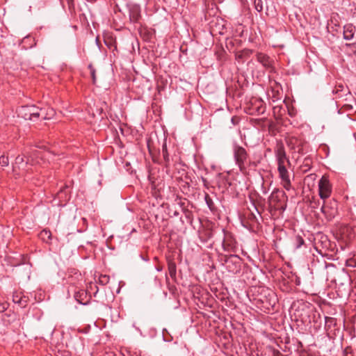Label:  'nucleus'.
Segmentation results:
<instances>
[{
  "instance_id": "f257e3e1",
  "label": "nucleus",
  "mask_w": 356,
  "mask_h": 356,
  "mask_svg": "<svg viewBox=\"0 0 356 356\" xmlns=\"http://www.w3.org/2000/svg\"><path fill=\"white\" fill-rule=\"evenodd\" d=\"M147 146L152 161L161 165L165 169L166 172L168 173L171 165V159L170 158L167 147V137L164 136L161 149L154 145L151 138H147Z\"/></svg>"
},
{
  "instance_id": "f03ea898",
  "label": "nucleus",
  "mask_w": 356,
  "mask_h": 356,
  "mask_svg": "<svg viewBox=\"0 0 356 356\" xmlns=\"http://www.w3.org/2000/svg\"><path fill=\"white\" fill-rule=\"evenodd\" d=\"M291 309L293 312L296 321H300L305 326L311 325V315L314 312L315 307L312 303L298 300L293 302Z\"/></svg>"
},
{
  "instance_id": "7ed1b4c3",
  "label": "nucleus",
  "mask_w": 356,
  "mask_h": 356,
  "mask_svg": "<svg viewBox=\"0 0 356 356\" xmlns=\"http://www.w3.org/2000/svg\"><path fill=\"white\" fill-rule=\"evenodd\" d=\"M287 196L283 190L275 188L268 197V204L275 210L284 211L286 208Z\"/></svg>"
},
{
  "instance_id": "20e7f679",
  "label": "nucleus",
  "mask_w": 356,
  "mask_h": 356,
  "mask_svg": "<svg viewBox=\"0 0 356 356\" xmlns=\"http://www.w3.org/2000/svg\"><path fill=\"white\" fill-rule=\"evenodd\" d=\"M244 264L243 260L235 254H230L229 259L227 260L226 269L233 274H238Z\"/></svg>"
},
{
  "instance_id": "39448f33",
  "label": "nucleus",
  "mask_w": 356,
  "mask_h": 356,
  "mask_svg": "<svg viewBox=\"0 0 356 356\" xmlns=\"http://www.w3.org/2000/svg\"><path fill=\"white\" fill-rule=\"evenodd\" d=\"M234 156L236 163L241 170L245 168V163L248 159V153L245 148L238 145L234 146Z\"/></svg>"
},
{
  "instance_id": "423d86ee",
  "label": "nucleus",
  "mask_w": 356,
  "mask_h": 356,
  "mask_svg": "<svg viewBox=\"0 0 356 356\" xmlns=\"http://www.w3.org/2000/svg\"><path fill=\"white\" fill-rule=\"evenodd\" d=\"M38 106L35 105H25L21 106L18 110V115L25 120L36 122V112Z\"/></svg>"
},
{
  "instance_id": "0eeeda50",
  "label": "nucleus",
  "mask_w": 356,
  "mask_h": 356,
  "mask_svg": "<svg viewBox=\"0 0 356 356\" xmlns=\"http://www.w3.org/2000/svg\"><path fill=\"white\" fill-rule=\"evenodd\" d=\"M332 193V186L327 177L323 176L318 181V194L320 197L325 200Z\"/></svg>"
},
{
  "instance_id": "6e6552de",
  "label": "nucleus",
  "mask_w": 356,
  "mask_h": 356,
  "mask_svg": "<svg viewBox=\"0 0 356 356\" xmlns=\"http://www.w3.org/2000/svg\"><path fill=\"white\" fill-rule=\"evenodd\" d=\"M325 319V330L327 332V335L330 338H333L337 336L340 332L339 327H337V319L333 317L324 316Z\"/></svg>"
},
{
  "instance_id": "1a4fd4ad",
  "label": "nucleus",
  "mask_w": 356,
  "mask_h": 356,
  "mask_svg": "<svg viewBox=\"0 0 356 356\" xmlns=\"http://www.w3.org/2000/svg\"><path fill=\"white\" fill-rule=\"evenodd\" d=\"M151 186V193L156 198L161 197V192L165 187V182L162 179H154L149 177Z\"/></svg>"
},
{
  "instance_id": "9d476101",
  "label": "nucleus",
  "mask_w": 356,
  "mask_h": 356,
  "mask_svg": "<svg viewBox=\"0 0 356 356\" xmlns=\"http://www.w3.org/2000/svg\"><path fill=\"white\" fill-rule=\"evenodd\" d=\"M250 115H261L266 111V104L261 99H256L250 107H249Z\"/></svg>"
},
{
  "instance_id": "9b49d317",
  "label": "nucleus",
  "mask_w": 356,
  "mask_h": 356,
  "mask_svg": "<svg viewBox=\"0 0 356 356\" xmlns=\"http://www.w3.org/2000/svg\"><path fill=\"white\" fill-rule=\"evenodd\" d=\"M74 298L79 304L88 305L90 302L91 295L86 290L80 289L75 291Z\"/></svg>"
},
{
  "instance_id": "f8f14e48",
  "label": "nucleus",
  "mask_w": 356,
  "mask_h": 356,
  "mask_svg": "<svg viewBox=\"0 0 356 356\" xmlns=\"http://www.w3.org/2000/svg\"><path fill=\"white\" fill-rule=\"evenodd\" d=\"M311 325L309 328L313 327L315 331H318L322 325V317L321 314L315 309L311 316Z\"/></svg>"
},
{
  "instance_id": "ddd939ff",
  "label": "nucleus",
  "mask_w": 356,
  "mask_h": 356,
  "mask_svg": "<svg viewBox=\"0 0 356 356\" xmlns=\"http://www.w3.org/2000/svg\"><path fill=\"white\" fill-rule=\"evenodd\" d=\"M166 261H167L169 275L172 279H175L176 275H177V265L175 261V259H174L173 256H172V255L166 256Z\"/></svg>"
},
{
  "instance_id": "4468645a",
  "label": "nucleus",
  "mask_w": 356,
  "mask_h": 356,
  "mask_svg": "<svg viewBox=\"0 0 356 356\" xmlns=\"http://www.w3.org/2000/svg\"><path fill=\"white\" fill-rule=\"evenodd\" d=\"M257 59L265 68H273V60L268 55L263 53H258L257 54Z\"/></svg>"
},
{
  "instance_id": "2eb2a0df",
  "label": "nucleus",
  "mask_w": 356,
  "mask_h": 356,
  "mask_svg": "<svg viewBox=\"0 0 356 356\" xmlns=\"http://www.w3.org/2000/svg\"><path fill=\"white\" fill-rule=\"evenodd\" d=\"M129 13L130 20L134 23L138 22L141 17L140 6L134 5L129 8Z\"/></svg>"
},
{
  "instance_id": "dca6fc26",
  "label": "nucleus",
  "mask_w": 356,
  "mask_h": 356,
  "mask_svg": "<svg viewBox=\"0 0 356 356\" xmlns=\"http://www.w3.org/2000/svg\"><path fill=\"white\" fill-rule=\"evenodd\" d=\"M69 186L67 184H65L64 186H63L59 191L57 193L58 199H60V201L67 202L70 201L71 198L70 192L68 191Z\"/></svg>"
},
{
  "instance_id": "f3484780",
  "label": "nucleus",
  "mask_w": 356,
  "mask_h": 356,
  "mask_svg": "<svg viewBox=\"0 0 356 356\" xmlns=\"http://www.w3.org/2000/svg\"><path fill=\"white\" fill-rule=\"evenodd\" d=\"M13 301L15 304H17L21 308H24L27 306L29 297L20 296L17 293H15L13 296Z\"/></svg>"
},
{
  "instance_id": "a211bd4d",
  "label": "nucleus",
  "mask_w": 356,
  "mask_h": 356,
  "mask_svg": "<svg viewBox=\"0 0 356 356\" xmlns=\"http://www.w3.org/2000/svg\"><path fill=\"white\" fill-rule=\"evenodd\" d=\"M213 236V232L211 229L204 228L199 232V238L201 242L207 243Z\"/></svg>"
},
{
  "instance_id": "6ab92c4d",
  "label": "nucleus",
  "mask_w": 356,
  "mask_h": 356,
  "mask_svg": "<svg viewBox=\"0 0 356 356\" xmlns=\"http://www.w3.org/2000/svg\"><path fill=\"white\" fill-rule=\"evenodd\" d=\"M253 51L250 49H243L241 51H236L235 54V58L238 62H244V60L250 57Z\"/></svg>"
},
{
  "instance_id": "aec40b11",
  "label": "nucleus",
  "mask_w": 356,
  "mask_h": 356,
  "mask_svg": "<svg viewBox=\"0 0 356 356\" xmlns=\"http://www.w3.org/2000/svg\"><path fill=\"white\" fill-rule=\"evenodd\" d=\"M355 26L353 24H346L343 27V39L346 40H350L353 38L355 33Z\"/></svg>"
},
{
  "instance_id": "412c9836",
  "label": "nucleus",
  "mask_w": 356,
  "mask_h": 356,
  "mask_svg": "<svg viewBox=\"0 0 356 356\" xmlns=\"http://www.w3.org/2000/svg\"><path fill=\"white\" fill-rule=\"evenodd\" d=\"M28 161L24 163V156L18 155L15 160V163L13 164V171L15 172L16 169H20L21 167H26Z\"/></svg>"
},
{
  "instance_id": "4be33fe9",
  "label": "nucleus",
  "mask_w": 356,
  "mask_h": 356,
  "mask_svg": "<svg viewBox=\"0 0 356 356\" xmlns=\"http://www.w3.org/2000/svg\"><path fill=\"white\" fill-rule=\"evenodd\" d=\"M278 172L280 174V177L282 181H288L289 179V175L287 169L286 168L284 163L278 164Z\"/></svg>"
},
{
  "instance_id": "5701e85b",
  "label": "nucleus",
  "mask_w": 356,
  "mask_h": 356,
  "mask_svg": "<svg viewBox=\"0 0 356 356\" xmlns=\"http://www.w3.org/2000/svg\"><path fill=\"white\" fill-rule=\"evenodd\" d=\"M276 156L277 157V163H284V160L286 159V152L284 150V147L283 145L280 146L277 152H276Z\"/></svg>"
},
{
  "instance_id": "b1692460",
  "label": "nucleus",
  "mask_w": 356,
  "mask_h": 356,
  "mask_svg": "<svg viewBox=\"0 0 356 356\" xmlns=\"http://www.w3.org/2000/svg\"><path fill=\"white\" fill-rule=\"evenodd\" d=\"M204 200L206 202L207 205L208 206L210 211L213 213H216L218 211V208L216 207L212 198L210 195L205 193L204 194Z\"/></svg>"
},
{
  "instance_id": "393cba45",
  "label": "nucleus",
  "mask_w": 356,
  "mask_h": 356,
  "mask_svg": "<svg viewBox=\"0 0 356 356\" xmlns=\"http://www.w3.org/2000/svg\"><path fill=\"white\" fill-rule=\"evenodd\" d=\"M293 245H294L295 249H300L302 246H304L305 248L307 247V245L305 243L304 238H302V236H300L299 234H297L295 236V237L293 238Z\"/></svg>"
},
{
  "instance_id": "a878e982",
  "label": "nucleus",
  "mask_w": 356,
  "mask_h": 356,
  "mask_svg": "<svg viewBox=\"0 0 356 356\" xmlns=\"http://www.w3.org/2000/svg\"><path fill=\"white\" fill-rule=\"evenodd\" d=\"M266 354H268V356H284L279 350L275 349L272 346H266L264 355Z\"/></svg>"
},
{
  "instance_id": "bb28decb",
  "label": "nucleus",
  "mask_w": 356,
  "mask_h": 356,
  "mask_svg": "<svg viewBox=\"0 0 356 356\" xmlns=\"http://www.w3.org/2000/svg\"><path fill=\"white\" fill-rule=\"evenodd\" d=\"M36 121L40 119L42 120H48V117H47V108L43 107H38V111L36 112Z\"/></svg>"
},
{
  "instance_id": "cd10ccee",
  "label": "nucleus",
  "mask_w": 356,
  "mask_h": 356,
  "mask_svg": "<svg viewBox=\"0 0 356 356\" xmlns=\"http://www.w3.org/2000/svg\"><path fill=\"white\" fill-rule=\"evenodd\" d=\"M232 186V183L229 180V178L227 177H225L222 179L220 181V183L219 184V188H223L222 192H225V190H228L229 187Z\"/></svg>"
},
{
  "instance_id": "c85d7f7f",
  "label": "nucleus",
  "mask_w": 356,
  "mask_h": 356,
  "mask_svg": "<svg viewBox=\"0 0 356 356\" xmlns=\"http://www.w3.org/2000/svg\"><path fill=\"white\" fill-rule=\"evenodd\" d=\"M222 248L224 251L229 252H235L236 247L233 246L231 243L227 242L225 238L222 240Z\"/></svg>"
},
{
  "instance_id": "c756f323",
  "label": "nucleus",
  "mask_w": 356,
  "mask_h": 356,
  "mask_svg": "<svg viewBox=\"0 0 356 356\" xmlns=\"http://www.w3.org/2000/svg\"><path fill=\"white\" fill-rule=\"evenodd\" d=\"M190 187L191 185L188 181H184L180 186V189L184 194L187 195L190 192Z\"/></svg>"
},
{
  "instance_id": "7c9ffc66",
  "label": "nucleus",
  "mask_w": 356,
  "mask_h": 356,
  "mask_svg": "<svg viewBox=\"0 0 356 356\" xmlns=\"http://www.w3.org/2000/svg\"><path fill=\"white\" fill-rule=\"evenodd\" d=\"M218 261L222 263V265H227V260L229 259V254H224L222 253H219L218 255Z\"/></svg>"
},
{
  "instance_id": "2f4dec72",
  "label": "nucleus",
  "mask_w": 356,
  "mask_h": 356,
  "mask_svg": "<svg viewBox=\"0 0 356 356\" xmlns=\"http://www.w3.org/2000/svg\"><path fill=\"white\" fill-rule=\"evenodd\" d=\"M162 334H163V340L166 342H170L172 341L173 338L170 335V334L168 332V331L167 330V329L164 328L163 330V332H162Z\"/></svg>"
},
{
  "instance_id": "473e14b6",
  "label": "nucleus",
  "mask_w": 356,
  "mask_h": 356,
  "mask_svg": "<svg viewBox=\"0 0 356 356\" xmlns=\"http://www.w3.org/2000/svg\"><path fill=\"white\" fill-rule=\"evenodd\" d=\"M254 5L255 9L259 12L261 13L264 10L263 1L262 0H254Z\"/></svg>"
},
{
  "instance_id": "72a5a7b5",
  "label": "nucleus",
  "mask_w": 356,
  "mask_h": 356,
  "mask_svg": "<svg viewBox=\"0 0 356 356\" xmlns=\"http://www.w3.org/2000/svg\"><path fill=\"white\" fill-rule=\"evenodd\" d=\"M96 113L99 115L101 120L105 119L106 121H108L106 113L104 112L103 108H96Z\"/></svg>"
},
{
  "instance_id": "f704fd0d",
  "label": "nucleus",
  "mask_w": 356,
  "mask_h": 356,
  "mask_svg": "<svg viewBox=\"0 0 356 356\" xmlns=\"http://www.w3.org/2000/svg\"><path fill=\"white\" fill-rule=\"evenodd\" d=\"M40 237L43 240H45L46 238L47 239H51V232L49 230H47V229L42 230L40 232Z\"/></svg>"
},
{
  "instance_id": "c9c22d12",
  "label": "nucleus",
  "mask_w": 356,
  "mask_h": 356,
  "mask_svg": "<svg viewBox=\"0 0 356 356\" xmlns=\"http://www.w3.org/2000/svg\"><path fill=\"white\" fill-rule=\"evenodd\" d=\"M9 163L8 157L5 155H1L0 156V165L3 167L8 166Z\"/></svg>"
},
{
  "instance_id": "e433bc0d",
  "label": "nucleus",
  "mask_w": 356,
  "mask_h": 356,
  "mask_svg": "<svg viewBox=\"0 0 356 356\" xmlns=\"http://www.w3.org/2000/svg\"><path fill=\"white\" fill-rule=\"evenodd\" d=\"M55 115V111L52 108L47 107V117H48V120L52 118Z\"/></svg>"
},
{
  "instance_id": "4c0bfd02",
  "label": "nucleus",
  "mask_w": 356,
  "mask_h": 356,
  "mask_svg": "<svg viewBox=\"0 0 356 356\" xmlns=\"http://www.w3.org/2000/svg\"><path fill=\"white\" fill-rule=\"evenodd\" d=\"M108 280H109V276L108 275H102L99 278V282L102 284H106L108 282Z\"/></svg>"
},
{
  "instance_id": "58836bf2",
  "label": "nucleus",
  "mask_w": 356,
  "mask_h": 356,
  "mask_svg": "<svg viewBox=\"0 0 356 356\" xmlns=\"http://www.w3.org/2000/svg\"><path fill=\"white\" fill-rule=\"evenodd\" d=\"M8 303L6 302H0V313L5 312L8 307Z\"/></svg>"
},
{
  "instance_id": "ea45409f",
  "label": "nucleus",
  "mask_w": 356,
  "mask_h": 356,
  "mask_svg": "<svg viewBox=\"0 0 356 356\" xmlns=\"http://www.w3.org/2000/svg\"><path fill=\"white\" fill-rule=\"evenodd\" d=\"M284 183V187L286 190L289 191L291 188V181L290 179H288V181H282Z\"/></svg>"
},
{
  "instance_id": "a19ab883",
  "label": "nucleus",
  "mask_w": 356,
  "mask_h": 356,
  "mask_svg": "<svg viewBox=\"0 0 356 356\" xmlns=\"http://www.w3.org/2000/svg\"><path fill=\"white\" fill-rule=\"evenodd\" d=\"M92 84L95 85L97 82L96 70L90 72Z\"/></svg>"
},
{
  "instance_id": "79ce46f5",
  "label": "nucleus",
  "mask_w": 356,
  "mask_h": 356,
  "mask_svg": "<svg viewBox=\"0 0 356 356\" xmlns=\"http://www.w3.org/2000/svg\"><path fill=\"white\" fill-rule=\"evenodd\" d=\"M268 129L270 131H274L276 129V124L274 122L271 121L268 124Z\"/></svg>"
},
{
  "instance_id": "37998d69",
  "label": "nucleus",
  "mask_w": 356,
  "mask_h": 356,
  "mask_svg": "<svg viewBox=\"0 0 356 356\" xmlns=\"http://www.w3.org/2000/svg\"><path fill=\"white\" fill-rule=\"evenodd\" d=\"M345 45L346 47H350V49H352L353 51L356 50V43L355 42H354V43H346Z\"/></svg>"
},
{
  "instance_id": "c03bdc74",
  "label": "nucleus",
  "mask_w": 356,
  "mask_h": 356,
  "mask_svg": "<svg viewBox=\"0 0 356 356\" xmlns=\"http://www.w3.org/2000/svg\"><path fill=\"white\" fill-rule=\"evenodd\" d=\"M187 51H188V49H187V47L186 45H181L180 47V51L182 54L187 55Z\"/></svg>"
},
{
  "instance_id": "a18cd8bd",
  "label": "nucleus",
  "mask_w": 356,
  "mask_h": 356,
  "mask_svg": "<svg viewBox=\"0 0 356 356\" xmlns=\"http://www.w3.org/2000/svg\"><path fill=\"white\" fill-rule=\"evenodd\" d=\"M88 68L90 70V72H92L93 71H95V68L94 67L92 63H90L88 66Z\"/></svg>"
},
{
  "instance_id": "49530a36",
  "label": "nucleus",
  "mask_w": 356,
  "mask_h": 356,
  "mask_svg": "<svg viewBox=\"0 0 356 356\" xmlns=\"http://www.w3.org/2000/svg\"><path fill=\"white\" fill-rule=\"evenodd\" d=\"M140 258H141L143 260H144V261H149V258H148V257H147V256H145V255H143V254H140Z\"/></svg>"
},
{
  "instance_id": "de8ad7c7",
  "label": "nucleus",
  "mask_w": 356,
  "mask_h": 356,
  "mask_svg": "<svg viewBox=\"0 0 356 356\" xmlns=\"http://www.w3.org/2000/svg\"><path fill=\"white\" fill-rule=\"evenodd\" d=\"M314 176H316V175H314V174H311V175H308V176H307V177H306L305 180H307V179H313Z\"/></svg>"
},
{
  "instance_id": "09e8293b",
  "label": "nucleus",
  "mask_w": 356,
  "mask_h": 356,
  "mask_svg": "<svg viewBox=\"0 0 356 356\" xmlns=\"http://www.w3.org/2000/svg\"><path fill=\"white\" fill-rule=\"evenodd\" d=\"M321 211L322 213H325L326 211H325V207L324 205L322 206L321 209Z\"/></svg>"
},
{
  "instance_id": "8fccbe9b",
  "label": "nucleus",
  "mask_w": 356,
  "mask_h": 356,
  "mask_svg": "<svg viewBox=\"0 0 356 356\" xmlns=\"http://www.w3.org/2000/svg\"><path fill=\"white\" fill-rule=\"evenodd\" d=\"M156 268L157 271H161L163 270V267L160 266H156Z\"/></svg>"
},
{
  "instance_id": "3c124183",
  "label": "nucleus",
  "mask_w": 356,
  "mask_h": 356,
  "mask_svg": "<svg viewBox=\"0 0 356 356\" xmlns=\"http://www.w3.org/2000/svg\"><path fill=\"white\" fill-rule=\"evenodd\" d=\"M202 181H203V183H204V186H206V184H207V179H206L205 178H203V177H202Z\"/></svg>"
},
{
  "instance_id": "603ef678",
  "label": "nucleus",
  "mask_w": 356,
  "mask_h": 356,
  "mask_svg": "<svg viewBox=\"0 0 356 356\" xmlns=\"http://www.w3.org/2000/svg\"><path fill=\"white\" fill-rule=\"evenodd\" d=\"M248 356H259V354H258V353H257L256 355L250 354V355H249ZM260 356H265V355H264L261 353Z\"/></svg>"
},
{
  "instance_id": "864d4df0",
  "label": "nucleus",
  "mask_w": 356,
  "mask_h": 356,
  "mask_svg": "<svg viewBox=\"0 0 356 356\" xmlns=\"http://www.w3.org/2000/svg\"><path fill=\"white\" fill-rule=\"evenodd\" d=\"M174 216H177L179 215V212L177 211H175L174 213H173Z\"/></svg>"
},
{
  "instance_id": "5fc2aeb1",
  "label": "nucleus",
  "mask_w": 356,
  "mask_h": 356,
  "mask_svg": "<svg viewBox=\"0 0 356 356\" xmlns=\"http://www.w3.org/2000/svg\"><path fill=\"white\" fill-rule=\"evenodd\" d=\"M95 287L97 288V290L94 293V296H95L98 292V287L97 286H95Z\"/></svg>"
},
{
  "instance_id": "6e6d98bb",
  "label": "nucleus",
  "mask_w": 356,
  "mask_h": 356,
  "mask_svg": "<svg viewBox=\"0 0 356 356\" xmlns=\"http://www.w3.org/2000/svg\"><path fill=\"white\" fill-rule=\"evenodd\" d=\"M179 204L181 206V207H184V202H179Z\"/></svg>"
},
{
  "instance_id": "4d7b16f0",
  "label": "nucleus",
  "mask_w": 356,
  "mask_h": 356,
  "mask_svg": "<svg viewBox=\"0 0 356 356\" xmlns=\"http://www.w3.org/2000/svg\"><path fill=\"white\" fill-rule=\"evenodd\" d=\"M268 6L266 5V14L267 15H268Z\"/></svg>"
},
{
  "instance_id": "13d9d810",
  "label": "nucleus",
  "mask_w": 356,
  "mask_h": 356,
  "mask_svg": "<svg viewBox=\"0 0 356 356\" xmlns=\"http://www.w3.org/2000/svg\"><path fill=\"white\" fill-rule=\"evenodd\" d=\"M105 44H106V46H108V47H110V44H108L107 43V42H106V41H105Z\"/></svg>"
},
{
  "instance_id": "bf43d9fd",
  "label": "nucleus",
  "mask_w": 356,
  "mask_h": 356,
  "mask_svg": "<svg viewBox=\"0 0 356 356\" xmlns=\"http://www.w3.org/2000/svg\"><path fill=\"white\" fill-rule=\"evenodd\" d=\"M177 199H179V200H181V197L177 196Z\"/></svg>"
},
{
  "instance_id": "052dcab7",
  "label": "nucleus",
  "mask_w": 356,
  "mask_h": 356,
  "mask_svg": "<svg viewBox=\"0 0 356 356\" xmlns=\"http://www.w3.org/2000/svg\"><path fill=\"white\" fill-rule=\"evenodd\" d=\"M252 216L254 218H256L255 216L253 213L252 214Z\"/></svg>"
},
{
  "instance_id": "680f3d73",
  "label": "nucleus",
  "mask_w": 356,
  "mask_h": 356,
  "mask_svg": "<svg viewBox=\"0 0 356 356\" xmlns=\"http://www.w3.org/2000/svg\"><path fill=\"white\" fill-rule=\"evenodd\" d=\"M341 88H343V86H339V89H341Z\"/></svg>"
},
{
  "instance_id": "e2e57ef3",
  "label": "nucleus",
  "mask_w": 356,
  "mask_h": 356,
  "mask_svg": "<svg viewBox=\"0 0 356 356\" xmlns=\"http://www.w3.org/2000/svg\"><path fill=\"white\" fill-rule=\"evenodd\" d=\"M341 88H343V86H339V89H341Z\"/></svg>"
}]
</instances>
